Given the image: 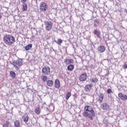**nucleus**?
Wrapping results in <instances>:
<instances>
[{"label": "nucleus", "instance_id": "obj_1", "mask_svg": "<svg viewBox=\"0 0 127 127\" xmlns=\"http://www.w3.org/2000/svg\"><path fill=\"white\" fill-rule=\"evenodd\" d=\"M82 116L84 118H88L91 121H93L94 117H95V111L93 107L90 105H86L84 107V111L82 113Z\"/></svg>", "mask_w": 127, "mask_h": 127}, {"label": "nucleus", "instance_id": "obj_2", "mask_svg": "<svg viewBox=\"0 0 127 127\" xmlns=\"http://www.w3.org/2000/svg\"><path fill=\"white\" fill-rule=\"evenodd\" d=\"M3 42L6 45L10 46L12 44H14L15 42V38L10 34L5 35L3 38Z\"/></svg>", "mask_w": 127, "mask_h": 127}, {"label": "nucleus", "instance_id": "obj_3", "mask_svg": "<svg viewBox=\"0 0 127 127\" xmlns=\"http://www.w3.org/2000/svg\"><path fill=\"white\" fill-rule=\"evenodd\" d=\"M44 24L46 31H51L52 30L53 28V23L51 21H45Z\"/></svg>", "mask_w": 127, "mask_h": 127}, {"label": "nucleus", "instance_id": "obj_4", "mask_svg": "<svg viewBox=\"0 0 127 127\" xmlns=\"http://www.w3.org/2000/svg\"><path fill=\"white\" fill-rule=\"evenodd\" d=\"M22 60L19 59L16 61H14L12 63H11V64L14 65L15 69L17 70L19 69L18 66H22Z\"/></svg>", "mask_w": 127, "mask_h": 127}, {"label": "nucleus", "instance_id": "obj_5", "mask_svg": "<svg viewBox=\"0 0 127 127\" xmlns=\"http://www.w3.org/2000/svg\"><path fill=\"white\" fill-rule=\"evenodd\" d=\"M39 9L40 11L45 12V11L48 9V6L45 2H41L39 5Z\"/></svg>", "mask_w": 127, "mask_h": 127}, {"label": "nucleus", "instance_id": "obj_6", "mask_svg": "<svg viewBox=\"0 0 127 127\" xmlns=\"http://www.w3.org/2000/svg\"><path fill=\"white\" fill-rule=\"evenodd\" d=\"M42 73L44 74V75H49L50 74V67L49 66L43 67Z\"/></svg>", "mask_w": 127, "mask_h": 127}, {"label": "nucleus", "instance_id": "obj_7", "mask_svg": "<svg viewBox=\"0 0 127 127\" xmlns=\"http://www.w3.org/2000/svg\"><path fill=\"white\" fill-rule=\"evenodd\" d=\"M88 78V75H87V73H84L81 74L79 77V81H81V82H84V81H86L87 80V78Z\"/></svg>", "mask_w": 127, "mask_h": 127}, {"label": "nucleus", "instance_id": "obj_8", "mask_svg": "<svg viewBox=\"0 0 127 127\" xmlns=\"http://www.w3.org/2000/svg\"><path fill=\"white\" fill-rule=\"evenodd\" d=\"M104 97H105V95L103 93H99L98 95V101L99 103H103V101L104 100Z\"/></svg>", "mask_w": 127, "mask_h": 127}, {"label": "nucleus", "instance_id": "obj_9", "mask_svg": "<svg viewBox=\"0 0 127 127\" xmlns=\"http://www.w3.org/2000/svg\"><path fill=\"white\" fill-rule=\"evenodd\" d=\"M93 87V84L90 83L86 85L84 87V91L85 92H90L91 90H92V88Z\"/></svg>", "mask_w": 127, "mask_h": 127}, {"label": "nucleus", "instance_id": "obj_10", "mask_svg": "<svg viewBox=\"0 0 127 127\" xmlns=\"http://www.w3.org/2000/svg\"><path fill=\"white\" fill-rule=\"evenodd\" d=\"M118 97H119V98L121 99V100H122V101H127V95H124V94H123V93H122L121 92L118 94Z\"/></svg>", "mask_w": 127, "mask_h": 127}, {"label": "nucleus", "instance_id": "obj_11", "mask_svg": "<svg viewBox=\"0 0 127 127\" xmlns=\"http://www.w3.org/2000/svg\"><path fill=\"white\" fill-rule=\"evenodd\" d=\"M94 34L96 36L97 38H101V31L98 29L94 30Z\"/></svg>", "mask_w": 127, "mask_h": 127}, {"label": "nucleus", "instance_id": "obj_12", "mask_svg": "<svg viewBox=\"0 0 127 127\" xmlns=\"http://www.w3.org/2000/svg\"><path fill=\"white\" fill-rule=\"evenodd\" d=\"M101 107L102 110H108V109H110V105L107 103H103L101 105Z\"/></svg>", "mask_w": 127, "mask_h": 127}, {"label": "nucleus", "instance_id": "obj_13", "mask_svg": "<svg viewBox=\"0 0 127 127\" xmlns=\"http://www.w3.org/2000/svg\"><path fill=\"white\" fill-rule=\"evenodd\" d=\"M98 50L99 52H100V53H103V52H105V51L106 50V48L104 46H100L98 48Z\"/></svg>", "mask_w": 127, "mask_h": 127}, {"label": "nucleus", "instance_id": "obj_14", "mask_svg": "<svg viewBox=\"0 0 127 127\" xmlns=\"http://www.w3.org/2000/svg\"><path fill=\"white\" fill-rule=\"evenodd\" d=\"M55 87L57 89H59V88H60V81H59V79H56L55 82Z\"/></svg>", "mask_w": 127, "mask_h": 127}, {"label": "nucleus", "instance_id": "obj_15", "mask_svg": "<svg viewBox=\"0 0 127 127\" xmlns=\"http://www.w3.org/2000/svg\"><path fill=\"white\" fill-rule=\"evenodd\" d=\"M73 62L74 60L73 59H67L64 61V63H65L66 65H70Z\"/></svg>", "mask_w": 127, "mask_h": 127}, {"label": "nucleus", "instance_id": "obj_16", "mask_svg": "<svg viewBox=\"0 0 127 127\" xmlns=\"http://www.w3.org/2000/svg\"><path fill=\"white\" fill-rule=\"evenodd\" d=\"M35 113L36 115H40L41 113V109H40V107H37L35 109Z\"/></svg>", "mask_w": 127, "mask_h": 127}, {"label": "nucleus", "instance_id": "obj_17", "mask_svg": "<svg viewBox=\"0 0 127 127\" xmlns=\"http://www.w3.org/2000/svg\"><path fill=\"white\" fill-rule=\"evenodd\" d=\"M53 81L52 80H49L47 81V85L48 87H52L53 86Z\"/></svg>", "mask_w": 127, "mask_h": 127}, {"label": "nucleus", "instance_id": "obj_18", "mask_svg": "<svg viewBox=\"0 0 127 127\" xmlns=\"http://www.w3.org/2000/svg\"><path fill=\"white\" fill-rule=\"evenodd\" d=\"M22 119L23 120L24 123H27L28 122V120H29V117L27 115L26 116H23Z\"/></svg>", "mask_w": 127, "mask_h": 127}, {"label": "nucleus", "instance_id": "obj_19", "mask_svg": "<svg viewBox=\"0 0 127 127\" xmlns=\"http://www.w3.org/2000/svg\"><path fill=\"white\" fill-rule=\"evenodd\" d=\"M74 65L73 64H69L68 65L67 69L68 71H73L74 70Z\"/></svg>", "mask_w": 127, "mask_h": 127}, {"label": "nucleus", "instance_id": "obj_20", "mask_svg": "<svg viewBox=\"0 0 127 127\" xmlns=\"http://www.w3.org/2000/svg\"><path fill=\"white\" fill-rule=\"evenodd\" d=\"M99 23H100V21L99 20V19H95L94 21V25H93L94 27H97L98 26V25L97 24H99Z\"/></svg>", "mask_w": 127, "mask_h": 127}, {"label": "nucleus", "instance_id": "obj_21", "mask_svg": "<svg viewBox=\"0 0 127 127\" xmlns=\"http://www.w3.org/2000/svg\"><path fill=\"white\" fill-rule=\"evenodd\" d=\"M32 48V44H30L29 45H28L27 46H26L25 47V50H26L27 51L28 50H30V49Z\"/></svg>", "mask_w": 127, "mask_h": 127}, {"label": "nucleus", "instance_id": "obj_22", "mask_svg": "<svg viewBox=\"0 0 127 127\" xmlns=\"http://www.w3.org/2000/svg\"><path fill=\"white\" fill-rule=\"evenodd\" d=\"M91 83H98L99 80L97 78H92L90 79Z\"/></svg>", "mask_w": 127, "mask_h": 127}, {"label": "nucleus", "instance_id": "obj_23", "mask_svg": "<svg viewBox=\"0 0 127 127\" xmlns=\"http://www.w3.org/2000/svg\"><path fill=\"white\" fill-rule=\"evenodd\" d=\"M14 126L15 127H20V123H19V120H16L14 122Z\"/></svg>", "mask_w": 127, "mask_h": 127}, {"label": "nucleus", "instance_id": "obj_24", "mask_svg": "<svg viewBox=\"0 0 127 127\" xmlns=\"http://www.w3.org/2000/svg\"><path fill=\"white\" fill-rule=\"evenodd\" d=\"M10 75L11 78H15V72L13 71H10Z\"/></svg>", "mask_w": 127, "mask_h": 127}, {"label": "nucleus", "instance_id": "obj_25", "mask_svg": "<svg viewBox=\"0 0 127 127\" xmlns=\"http://www.w3.org/2000/svg\"><path fill=\"white\" fill-rule=\"evenodd\" d=\"M23 6V11H25L27 10V4H22Z\"/></svg>", "mask_w": 127, "mask_h": 127}, {"label": "nucleus", "instance_id": "obj_26", "mask_svg": "<svg viewBox=\"0 0 127 127\" xmlns=\"http://www.w3.org/2000/svg\"><path fill=\"white\" fill-rule=\"evenodd\" d=\"M9 124L10 123L9 121H6V123L3 124L2 127H9Z\"/></svg>", "mask_w": 127, "mask_h": 127}, {"label": "nucleus", "instance_id": "obj_27", "mask_svg": "<svg viewBox=\"0 0 127 127\" xmlns=\"http://www.w3.org/2000/svg\"><path fill=\"white\" fill-rule=\"evenodd\" d=\"M70 97H71V92H68L66 93V97H65L66 100H69V98H70Z\"/></svg>", "mask_w": 127, "mask_h": 127}, {"label": "nucleus", "instance_id": "obj_28", "mask_svg": "<svg viewBox=\"0 0 127 127\" xmlns=\"http://www.w3.org/2000/svg\"><path fill=\"white\" fill-rule=\"evenodd\" d=\"M41 79L43 82H45L47 80V76L44 75L42 77Z\"/></svg>", "mask_w": 127, "mask_h": 127}, {"label": "nucleus", "instance_id": "obj_29", "mask_svg": "<svg viewBox=\"0 0 127 127\" xmlns=\"http://www.w3.org/2000/svg\"><path fill=\"white\" fill-rule=\"evenodd\" d=\"M62 42H63V41H62V39H59L58 40V44H59V45H61V44H62Z\"/></svg>", "mask_w": 127, "mask_h": 127}, {"label": "nucleus", "instance_id": "obj_30", "mask_svg": "<svg viewBox=\"0 0 127 127\" xmlns=\"http://www.w3.org/2000/svg\"><path fill=\"white\" fill-rule=\"evenodd\" d=\"M107 93H108V94H112V93H113V90H112V89L109 88L107 89Z\"/></svg>", "mask_w": 127, "mask_h": 127}, {"label": "nucleus", "instance_id": "obj_31", "mask_svg": "<svg viewBox=\"0 0 127 127\" xmlns=\"http://www.w3.org/2000/svg\"><path fill=\"white\" fill-rule=\"evenodd\" d=\"M91 68H95V66L94 65H91Z\"/></svg>", "mask_w": 127, "mask_h": 127}, {"label": "nucleus", "instance_id": "obj_32", "mask_svg": "<svg viewBox=\"0 0 127 127\" xmlns=\"http://www.w3.org/2000/svg\"><path fill=\"white\" fill-rule=\"evenodd\" d=\"M1 17H2L1 14H0V19H1Z\"/></svg>", "mask_w": 127, "mask_h": 127}, {"label": "nucleus", "instance_id": "obj_33", "mask_svg": "<svg viewBox=\"0 0 127 127\" xmlns=\"http://www.w3.org/2000/svg\"><path fill=\"white\" fill-rule=\"evenodd\" d=\"M0 36H1V35H0Z\"/></svg>", "mask_w": 127, "mask_h": 127}]
</instances>
